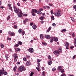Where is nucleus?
Wrapping results in <instances>:
<instances>
[{
    "label": "nucleus",
    "instance_id": "f257e3e1",
    "mask_svg": "<svg viewBox=\"0 0 76 76\" xmlns=\"http://www.w3.org/2000/svg\"><path fill=\"white\" fill-rule=\"evenodd\" d=\"M14 12L18 14V16L19 18H20V17H22V15H23V13H22V11H21V10L20 9H19V8H16L15 6L14 7Z\"/></svg>",
    "mask_w": 76,
    "mask_h": 76
},
{
    "label": "nucleus",
    "instance_id": "f03ea898",
    "mask_svg": "<svg viewBox=\"0 0 76 76\" xmlns=\"http://www.w3.org/2000/svg\"><path fill=\"white\" fill-rule=\"evenodd\" d=\"M26 69L25 68V67L23 66H20L19 68H18V70L19 71H20V72H22L24 70H25Z\"/></svg>",
    "mask_w": 76,
    "mask_h": 76
},
{
    "label": "nucleus",
    "instance_id": "7ed1b4c3",
    "mask_svg": "<svg viewBox=\"0 0 76 76\" xmlns=\"http://www.w3.org/2000/svg\"><path fill=\"white\" fill-rule=\"evenodd\" d=\"M37 66L38 67H36V69L38 70V71H40L39 69L41 68V65L39 63H38V64Z\"/></svg>",
    "mask_w": 76,
    "mask_h": 76
},
{
    "label": "nucleus",
    "instance_id": "20e7f679",
    "mask_svg": "<svg viewBox=\"0 0 76 76\" xmlns=\"http://www.w3.org/2000/svg\"><path fill=\"white\" fill-rule=\"evenodd\" d=\"M55 15L56 16L59 17L61 16L60 13L58 12H55L54 13Z\"/></svg>",
    "mask_w": 76,
    "mask_h": 76
},
{
    "label": "nucleus",
    "instance_id": "39448f33",
    "mask_svg": "<svg viewBox=\"0 0 76 76\" xmlns=\"http://www.w3.org/2000/svg\"><path fill=\"white\" fill-rule=\"evenodd\" d=\"M4 69L2 68V70H0V76L1 75H3L4 74Z\"/></svg>",
    "mask_w": 76,
    "mask_h": 76
},
{
    "label": "nucleus",
    "instance_id": "423d86ee",
    "mask_svg": "<svg viewBox=\"0 0 76 76\" xmlns=\"http://www.w3.org/2000/svg\"><path fill=\"white\" fill-rule=\"evenodd\" d=\"M45 37L46 38H47V39H50L51 38V37L48 35H45Z\"/></svg>",
    "mask_w": 76,
    "mask_h": 76
},
{
    "label": "nucleus",
    "instance_id": "0eeeda50",
    "mask_svg": "<svg viewBox=\"0 0 76 76\" xmlns=\"http://www.w3.org/2000/svg\"><path fill=\"white\" fill-rule=\"evenodd\" d=\"M28 51L30 53H34V49L32 48H30L28 49Z\"/></svg>",
    "mask_w": 76,
    "mask_h": 76
},
{
    "label": "nucleus",
    "instance_id": "6e6552de",
    "mask_svg": "<svg viewBox=\"0 0 76 76\" xmlns=\"http://www.w3.org/2000/svg\"><path fill=\"white\" fill-rule=\"evenodd\" d=\"M53 53L55 54L56 55V54H60V52L57 50H55L53 52Z\"/></svg>",
    "mask_w": 76,
    "mask_h": 76
},
{
    "label": "nucleus",
    "instance_id": "1a4fd4ad",
    "mask_svg": "<svg viewBox=\"0 0 76 76\" xmlns=\"http://www.w3.org/2000/svg\"><path fill=\"white\" fill-rule=\"evenodd\" d=\"M37 10L36 9H34L32 10V11H31V13H37Z\"/></svg>",
    "mask_w": 76,
    "mask_h": 76
},
{
    "label": "nucleus",
    "instance_id": "9d476101",
    "mask_svg": "<svg viewBox=\"0 0 76 76\" xmlns=\"http://www.w3.org/2000/svg\"><path fill=\"white\" fill-rule=\"evenodd\" d=\"M40 38L41 39L43 40L44 39V35L42 34H41L40 35Z\"/></svg>",
    "mask_w": 76,
    "mask_h": 76
},
{
    "label": "nucleus",
    "instance_id": "9b49d317",
    "mask_svg": "<svg viewBox=\"0 0 76 76\" xmlns=\"http://www.w3.org/2000/svg\"><path fill=\"white\" fill-rule=\"evenodd\" d=\"M26 64L27 66H29L31 64V62L29 61H27L26 62Z\"/></svg>",
    "mask_w": 76,
    "mask_h": 76
},
{
    "label": "nucleus",
    "instance_id": "f8f14e48",
    "mask_svg": "<svg viewBox=\"0 0 76 76\" xmlns=\"http://www.w3.org/2000/svg\"><path fill=\"white\" fill-rule=\"evenodd\" d=\"M53 40L55 42H57V41H58V39L56 37H53Z\"/></svg>",
    "mask_w": 76,
    "mask_h": 76
},
{
    "label": "nucleus",
    "instance_id": "ddd939ff",
    "mask_svg": "<svg viewBox=\"0 0 76 76\" xmlns=\"http://www.w3.org/2000/svg\"><path fill=\"white\" fill-rule=\"evenodd\" d=\"M13 57H15L14 58H18V56L16 53H15L13 55Z\"/></svg>",
    "mask_w": 76,
    "mask_h": 76
},
{
    "label": "nucleus",
    "instance_id": "4468645a",
    "mask_svg": "<svg viewBox=\"0 0 76 76\" xmlns=\"http://www.w3.org/2000/svg\"><path fill=\"white\" fill-rule=\"evenodd\" d=\"M62 67V66H59L58 67V70H61V68Z\"/></svg>",
    "mask_w": 76,
    "mask_h": 76
},
{
    "label": "nucleus",
    "instance_id": "2eb2a0df",
    "mask_svg": "<svg viewBox=\"0 0 76 76\" xmlns=\"http://www.w3.org/2000/svg\"><path fill=\"white\" fill-rule=\"evenodd\" d=\"M37 13L38 14V15H41V14L42 13V12H41V11H37Z\"/></svg>",
    "mask_w": 76,
    "mask_h": 76
},
{
    "label": "nucleus",
    "instance_id": "dca6fc26",
    "mask_svg": "<svg viewBox=\"0 0 76 76\" xmlns=\"http://www.w3.org/2000/svg\"><path fill=\"white\" fill-rule=\"evenodd\" d=\"M23 32V30L22 29H20L18 30V32L19 34H21Z\"/></svg>",
    "mask_w": 76,
    "mask_h": 76
},
{
    "label": "nucleus",
    "instance_id": "f3484780",
    "mask_svg": "<svg viewBox=\"0 0 76 76\" xmlns=\"http://www.w3.org/2000/svg\"><path fill=\"white\" fill-rule=\"evenodd\" d=\"M37 26L34 25H33V26H32V28H33V29H36V28H37Z\"/></svg>",
    "mask_w": 76,
    "mask_h": 76
},
{
    "label": "nucleus",
    "instance_id": "a211bd4d",
    "mask_svg": "<svg viewBox=\"0 0 76 76\" xmlns=\"http://www.w3.org/2000/svg\"><path fill=\"white\" fill-rule=\"evenodd\" d=\"M69 44L67 42H66V44H65L66 47H69Z\"/></svg>",
    "mask_w": 76,
    "mask_h": 76
},
{
    "label": "nucleus",
    "instance_id": "6ab92c4d",
    "mask_svg": "<svg viewBox=\"0 0 76 76\" xmlns=\"http://www.w3.org/2000/svg\"><path fill=\"white\" fill-rule=\"evenodd\" d=\"M52 64V61H48V64L49 65H51Z\"/></svg>",
    "mask_w": 76,
    "mask_h": 76
},
{
    "label": "nucleus",
    "instance_id": "aec40b11",
    "mask_svg": "<svg viewBox=\"0 0 76 76\" xmlns=\"http://www.w3.org/2000/svg\"><path fill=\"white\" fill-rule=\"evenodd\" d=\"M18 44H19L20 45H22V43L20 41H18Z\"/></svg>",
    "mask_w": 76,
    "mask_h": 76
},
{
    "label": "nucleus",
    "instance_id": "412c9836",
    "mask_svg": "<svg viewBox=\"0 0 76 76\" xmlns=\"http://www.w3.org/2000/svg\"><path fill=\"white\" fill-rule=\"evenodd\" d=\"M37 63H39V62H40V61H41V60L37 59Z\"/></svg>",
    "mask_w": 76,
    "mask_h": 76
},
{
    "label": "nucleus",
    "instance_id": "4be33fe9",
    "mask_svg": "<svg viewBox=\"0 0 76 76\" xmlns=\"http://www.w3.org/2000/svg\"><path fill=\"white\" fill-rule=\"evenodd\" d=\"M16 66H15V67H14L13 69V70L14 72H16Z\"/></svg>",
    "mask_w": 76,
    "mask_h": 76
},
{
    "label": "nucleus",
    "instance_id": "5701e85b",
    "mask_svg": "<svg viewBox=\"0 0 76 76\" xmlns=\"http://www.w3.org/2000/svg\"><path fill=\"white\" fill-rule=\"evenodd\" d=\"M23 59V61H27V59L25 57Z\"/></svg>",
    "mask_w": 76,
    "mask_h": 76
},
{
    "label": "nucleus",
    "instance_id": "b1692460",
    "mask_svg": "<svg viewBox=\"0 0 76 76\" xmlns=\"http://www.w3.org/2000/svg\"><path fill=\"white\" fill-rule=\"evenodd\" d=\"M44 18V16H42L41 17H40L41 20H43Z\"/></svg>",
    "mask_w": 76,
    "mask_h": 76
},
{
    "label": "nucleus",
    "instance_id": "393cba45",
    "mask_svg": "<svg viewBox=\"0 0 76 76\" xmlns=\"http://www.w3.org/2000/svg\"><path fill=\"white\" fill-rule=\"evenodd\" d=\"M66 29H63L61 31V32H66Z\"/></svg>",
    "mask_w": 76,
    "mask_h": 76
},
{
    "label": "nucleus",
    "instance_id": "a878e982",
    "mask_svg": "<svg viewBox=\"0 0 76 76\" xmlns=\"http://www.w3.org/2000/svg\"><path fill=\"white\" fill-rule=\"evenodd\" d=\"M34 73L33 72H31L30 73V76H33V75H34Z\"/></svg>",
    "mask_w": 76,
    "mask_h": 76
},
{
    "label": "nucleus",
    "instance_id": "bb28decb",
    "mask_svg": "<svg viewBox=\"0 0 76 76\" xmlns=\"http://www.w3.org/2000/svg\"><path fill=\"white\" fill-rule=\"evenodd\" d=\"M51 19L52 20H54V17L53 15H52L51 17Z\"/></svg>",
    "mask_w": 76,
    "mask_h": 76
},
{
    "label": "nucleus",
    "instance_id": "cd10ccee",
    "mask_svg": "<svg viewBox=\"0 0 76 76\" xmlns=\"http://www.w3.org/2000/svg\"><path fill=\"white\" fill-rule=\"evenodd\" d=\"M53 38H52L50 40V42H53Z\"/></svg>",
    "mask_w": 76,
    "mask_h": 76
},
{
    "label": "nucleus",
    "instance_id": "c85d7f7f",
    "mask_svg": "<svg viewBox=\"0 0 76 76\" xmlns=\"http://www.w3.org/2000/svg\"><path fill=\"white\" fill-rule=\"evenodd\" d=\"M25 34V31H24L22 32L21 34L22 35H24Z\"/></svg>",
    "mask_w": 76,
    "mask_h": 76
},
{
    "label": "nucleus",
    "instance_id": "c756f323",
    "mask_svg": "<svg viewBox=\"0 0 76 76\" xmlns=\"http://www.w3.org/2000/svg\"><path fill=\"white\" fill-rule=\"evenodd\" d=\"M14 35H15V33L12 32V33H11V35H11V36L12 37V36Z\"/></svg>",
    "mask_w": 76,
    "mask_h": 76
},
{
    "label": "nucleus",
    "instance_id": "7c9ffc66",
    "mask_svg": "<svg viewBox=\"0 0 76 76\" xmlns=\"http://www.w3.org/2000/svg\"><path fill=\"white\" fill-rule=\"evenodd\" d=\"M31 14L33 16H35V13L31 12Z\"/></svg>",
    "mask_w": 76,
    "mask_h": 76
},
{
    "label": "nucleus",
    "instance_id": "2f4dec72",
    "mask_svg": "<svg viewBox=\"0 0 76 76\" xmlns=\"http://www.w3.org/2000/svg\"><path fill=\"white\" fill-rule=\"evenodd\" d=\"M9 9L11 11H13V10L12 9V7H11L9 8Z\"/></svg>",
    "mask_w": 76,
    "mask_h": 76
},
{
    "label": "nucleus",
    "instance_id": "473e14b6",
    "mask_svg": "<svg viewBox=\"0 0 76 76\" xmlns=\"http://www.w3.org/2000/svg\"><path fill=\"white\" fill-rule=\"evenodd\" d=\"M19 44H16L14 46L15 47H19Z\"/></svg>",
    "mask_w": 76,
    "mask_h": 76
},
{
    "label": "nucleus",
    "instance_id": "72a5a7b5",
    "mask_svg": "<svg viewBox=\"0 0 76 76\" xmlns=\"http://www.w3.org/2000/svg\"><path fill=\"white\" fill-rule=\"evenodd\" d=\"M45 72L44 71L42 72V75L43 76H45Z\"/></svg>",
    "mask_w": 76,
    "mask_h": 76
},
{
    "label": "nucleus",
    "instance_id": "f704fd0d",
    "mask_svg": "<svg viewBox=\"0 0 76 76\" xmlns=\"http://www.w3.org/2000/svg\"><path fill=\"white\" fill-rule=\"evenodd\" d=\"M42 44L44 45H46L47 43H44L43 42H42Z\"/></svg>",
    "mask_w": 76,
    "mask_h": 76
},
{
    "label": "nucleus",
    "instance_id": "c9c22d12",
    "mask_svg": "<svg viewBox=\"0 0 76 76\" xmlns=\"http://www.w3.org/2000/svg\"><path fill=\"white\" fill-rule=\"evenodd\" d=\"M58 51H59V53H60V52H61V48H59V49H58Z\"/></svg>",
    "mask_w": 76,
    "mask_h": 76
},
{
    "label": "nucleus",
    "instance_id": "e433bc0d",
    "mask_svg": "<svg viewBox=\"0 0 76 76\" xmlns=\"http://www.w3.org/2000/svg\"><path fill=\"white\" fill-rule=\"evenodd\" d=\"M50 12L52 15H53V14H54V12H53V10H51L50 11Z\"/></svg>",
    "mask_w": 76,
    "mask_h": 76
},
{
    "label": "nucleus",
    "instance_id": "4c0bfd02",
    "mask_svg": "<svg viewBox=\"0 0 76 76\" xmlns=\"http://www.w3.org/2000/svg\"><path fill=\"white\" fill-rule=\"evenodd\" d=\"M71 19L73 22H74L75 20L73 18L71 17Z\"/></svg>",
    "mask_w": 76,
    "mask_h": 76
},
{
    "label": "nucleus",
    "instance_id": "58836bf2",
    "mask_svg": "<svg viewBox=\"0 0 76 76\" xmlns=\"http://www.w3.org/2000/svg\"><path fill=\"white\" fill-rule=\"evenodd\" d=\"M17 51H20V50L19 48H17Z\"/></svg>",
    "mask_w": 76,
    "mask_h": 76
},
{
    "label": "nucleus",
    "instance_id": "ea45409f",
    "mask_svg": "<svg viewBox=\"0 0 76 76\" xmlns=\"http://www.w3.org/2000/svg\"><path fill=\"white\" fill-rule=\"evenodd\" d=\"M14 27L15 28V29H17L18 28V26L16 25H14Z\"/></svg>",
    "mask_w": 76,
    "mask_h": 76
},
{
    "label": "nucleus",
    "instance_id": "a19ab883",
    "mask_svg": "<svg viewBox=\"0 0 76 76\" xmlns=\"http://www.w3.org/2000/svg\"><path fill=\"white\" fill-rule=\"evenodd\" d=\"M61 72L62 73H63V72H64V69H63L62 71H61Z\"/></svg>",
    "mask_w": 76,
    "mask_h": 76
},
{
    "label": "nucleus",
    "instance_id": "79ce46f5",
    "mask_svg": "<svg viewBox=\"0 0 76 76\" xmlns=\"http://www.w3.org/2000/svg\"><path fill=\"white\" fill-rule=\"evenodd\" d=\"M1 48H3V47H4V45H3V44L1 45Z\"/></svg>",
    "mask_w": 76,
    "mask_h": 76
},
{
    "label": "nucleus",
    "instance_id": "37998d69",
    "mask_svg": "<svg viewBox=\"0 0 76 76\" xmlns=\"http://www.w3.org/2000/svg\"><path fill=\"white\" fill-rule=\"evenodd\" d=\"M4 74V75H7V72H5Z\"/></svg>",
    "mask_w": 76,
    "mask_h": 76
},
{
    "label": "nucleus",
    "instance_id": "c03bdc74",
    "mask_svg": "<svg viewBox=\"0 0 76 76\" xmlns=\"http://www.w3.org/2000/svg\"><path fill=\"white\" fill-rule=\"evenodd\" d=\"M16 58H14V61L15 62H16L17 61V59H16Z\"/></svg>",
    "mask_w": 76,
    "mask_h": 76
},
{
    "label": "nucleus",
    "instance_id": "a18cd8bd",
    "mask_svg": "<svg viewBox=\"0 0 76 76\" xmlns=\"http://www.w3.org/2000/svg\"><path fill=\"white\" fill-rule=\"evenodd\" d=\"M56 70V68L54 67V68H53V69H52V71H54L55 70Z\"/></svg>",
    "mask_w": 76,
    "mask_h": 76
},
{
    "label": "nucleus",
    "instance_id": "49530a36",
    "mask_svg": "<svg viewBox=\"0 0 76 76\" xmlns=\"http://www.w3.org/2000/svg\"><path fill=\"white\" fill-rule=\"evenodd\" d=\"M73 8H74V9H76V5L74 6L73 7Z\"/></svg>",
    "mask_w": 76,
    "mask_h": 76
},
{
    "label": "nucleus",
    "instance_id": "de8ad7c7",
    "mask_svg": "<svg viewBox=\"0 0 76 76\" xmlns=\"http://www.w3.org/2000/svg\"><path fill=\"white\" fill-rule=\"evenodd\" d=\"M52 25L53 26H56V24L55 23H53L52 24Z\"/></svg>",
    "mask_w": 76,
    "mask_h": 76
},
{
    "label": "nucleus",
    "instance_id": "09e8293b",
    "mask_svg": "<svg viewBox=\"0 0 76 76\" xmlns=\"http://www.w3.org/2000/svg\"><path fill=\"white\" fill-rule=\"evenodd\" d=\"M12 33V32H11V31H9L8 32V34H10V35H11V34Z\"/></svg>",
    "mask_w": 76,
    "mask_h": 76
},
{
    "label": "nucleus",
    "instance_id": "8fccbe9b",
    "mask_svg": "<svg viewBox=\"0 0 76 76\" xmlns=\"http://www.w3.org/2000/svg\"><path fill=\"white\" fill-rule=\"evenodd\" d=\"M39 10H40V11H43V9H42V8H41L39 9Z\"/></svg>",
    "mask_w": 76,
    "mask_h": 76
},
{
    "label": "nucleus",
    "instance_id": "3c124183",
    "mask_svg": "<svg viewBox=\"0 0 76 76\" xmlns=\"http://www.w3.org/2000/svg\"><path fill=\"white\" fill-rule=\"evenodd\" d=\"M71 49H72V48H74V46H72L70 47Z\"/></svg>",
    "mask_w": 76,
    "mask_h": 76
},
{
    "label": "nucleus",
    "instance_id": "603ef678",
    "mask_svg": "<svg viewBox=\"0 0 76 76\" xmlns=\"http://www.w3.org/2000/svg\"><path fill=\"white\" fill-rule=\"evenodd\" d=\"M61 76H66L65 74H63L61 75Z\"/></svg>",
    "mask_w": 76,
    "mask_h": 76
},
{
    "label": "nucleus",
    "instance_id": "864d4df0",
    "mask_svg": "<svg viewBox=\"0 0 76 76\" xmlns=\"http://www.w3.org/2000/svg\"><path fill=\"white\" fill-rule=\"evenodd\" d=\"M30 25L31 26H32V25H33V23H30Z\"/></svg>",
    "mask_w": 76,
    "mask_h": 76
},
{
    "label": "nucleus",
    "instance_id": "5fc2aeb1",
    "mask_svg": "<svg viewBox=\"0 0 76 76\" xmlns=\"http://www.w3.org/2000/svg\"><path fill=\"white\" fill-rule=\"evenodd\" d=\"M51 29V27H50L48 28V30H49V31H50Z\"/></svg>",
    "mask_w": 76,
    "mask_h": 76
},
{
    "label": "nucleus",
    "instance_id": "6e6d98bb",
    "mask_svg": "<svg viewBox=\"0 0 76 76\" xmlns=\"http://www.w3.org/2000/svg\"><path fill=\"white\" fill-rule=\"evenodd\" d=\"M41 23H42V24H43V23H44V21L43 20H41L40 21Z\"/></svg>",
    "mask_w": 76,
    "mask_h": 76
},
{
    "label": "nucleus",
    "instance_id": "4d7b16f0",
    "mask_svg": "<svg viewBox=\"0 0 76 76\" xmlns=\"http://www.w3.org/2000/svg\"><path fill=\"white\" fill-rule=\"evenodd\" d=\"M26 57H27V58H30V56L27 55L26 56Z\"/></svg>",
    "mask_w": 76,
    "mask_h": 76
},
{
    "label": "nucleus",
    "instance_id": "13d9d810",
    "mask_svg": "<svg viewBox=\"0 0 76 76\" xmlns=\"http://www.w3.org/2000/svg\"><path fill=\"white\" fill-rule=\"evenodd\" d=\"M74 44L75 45V47H76V41L74 42Z\"/></svg>",
    "mask_w": 76,
    "mask_h": 76
},
{
    "label": "nucleus",
    "instance_id": "bf43d9fd",
    "mask_svg": "<svg viewBox=\"0 0 76 76\" xmlns=\"http://www.w3.org/2000/svg\"><path fill=\"white\" fill-rule=\"evenodd\" d=\"M23 23L24 24H25V23H26V20H24L23 21Z\"/></svg>",
    "mask_w": 76,
    "mask_h": 76
},
{
    "label": "nucleus",
    "instance_id": "052dcab7",
    "mask_svg": "<svg viewBox=\"0 0 76 76\" xmlns=\"http://www.w3.org/2000/svg\"><path fill=\"white\" fill-rule=\"evenodd\" d=\"M48 59H50V58H51V56H50L49 55L48 56Z\"/></svg>",
    "mask_w": 76,
    "mask_h": 76
},
{
    "label": "nucleus",
    "instance_id": "680f3d73",
    "mask_svg": "<svg viewBox=\"0 0 76 76\" xmlns=\"http://www.w3.org/2000/svg\"><path fill=\"white\" fill-rule=\"evenodd\" d=\"M46 8H47V9H50V6H46Z\"/></svg>",
    "mask_w": 76,
    "mask_h": 76
},
{
    "label": "nucleus",
    "instance_id": "e2e57ef3",
    "mask_svg": "<svg viewBox=\"0 0 76 76\" xmlns=\"http://www.w3.org/2000/svg\"><path fill=\"white\" fill-rule=\"evenodd\" d=\"M43 8L44 9H46V7L45 6H43Z\"/></svg>",
    "mask_w": 76,
    "mask_h": 76
},
{
    "label": "nucleus",
    "instance_id": "0e129e2a",
    "mask_svg": "<svg viewBox=\"0 0 76 76\" xmlns=\"http://www.w3.org/2000/svg\"><path fill=\"white\" fill-rule=\"evenodd\" d=\"M75 55L73 56L72 59L73 60H74V59L75 58Z\"/></svg>",
    "mask_w": 76,
    "mask_h": 76
},
{
    "label": "nucleus",
    "instance_id": "69168bd1",
    "mask_svg": "<svg viewBox=\"0 0 76 76\" xmlns=\"http://www.w3.org/2000/svg\"><path fill=\"white\" fill-rule=\"evenodd\" d=\"M17 5L18 6H20V4H19V3H18Z\"/></svg>",
    "mask_w": 76,
    "mask_h": 76
},
{
    "label": "nucleus",
    "instance_id": "338daca9",
    "mask_svg": "<svg viewBox=\"0 0 76 76\" xmlns=\"http://www.w3.org/2000/svg\"><path fill=\"white\" fill-rule=\"evenodd\" d=\"M25 20L27 21V22H28V21H29V20H28V19L26 18Z\"/></svg>",
    "mask_w": 76,
    "mask_h": 76
},
{
    "label": "nucleus",
    "instance_id": "774afa93",
    "mask_svg": "<svg viewBox=\"0 0 76 76\" xmlns=\"http://www.w3.org/2000/svg\"><path fill=\"white\" fill-rule=\"evenodd\" d=\"M66 49H69V46H66Z\"/></svg>",
    "mask_w": 76,
    "mask_h": 76
}]
</instances>
